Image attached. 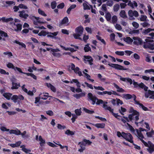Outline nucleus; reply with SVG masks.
Wrapping results in <instances>:
<instances>
[{
	"label": "nucleus",
	"instance_id": "nucleus-47",
	"mask_svg": "<svg viewBox=\"0 0 154 154\" xmlns=\"http://www.w3.org/2000/svg\"><path fill=\"white\" fill-rule=\"evenodd\" d=\"M83 110L86 113L90 114H92L94 112V111L92 110H90L85 108H83Z\"/></svg>",
	"mask_w": 154,
	"mask_h": 154
},
{
	"label": "nucleus",
	"instance_id": "nucleus-24",
	"mask_svg": "<svg viewBox=\"0 0 154 154\" xmlns=\"http://www.w3.org/2000/svg\"><path fill=\"white\" fill-rule=\"evenodd\" d=\"M20 86V84L19 83H15L14 82H12V86L11 87V89H17Z\"/></svg>",
	"mask_w": 154,
	"mask_h": 154
},
{
	"label": "nucleus",
	"instance_id": "nucleus-32",
	"mask_svg": "<svg viewBox=\"0 0 154 154\" xmlns=\"http://www.w3.org/2000/svg\"><path fill=\"white\" fill-rule=\"evenodd\" d=\"M39 140L40 141L39 144L41 146H44L45 143V140L43 139L41 136H40L38 138Z\"/></svg>",
	"mask_w": 154,
	"mask_h": 154
},
{
	"label": "nucleus",
	"instance_id": "nucleus-10",
	"mask_svg": "<svg viewBox=\"0 0 154 154\" xmlns=\"http://www.w3.org/2000/svg\"><path fill=\"white\" fill-rule=\"evenodd\" d=\"M40 98L41 99H43V100H46L48 97H51V98L49 99L50 100H51V99H52V100L53 101H59L60 102L63 103V102L59 99L54 98L51 96H49L48 95V94L46 93H41L40 95L39 96Z\"/></svg>",
	"mask_w": 154,
	"mask_h": 154
},
{
	"label": "nucleus",
	"instance_id": "nucleus-22",
	"mask_svg": "<svg viewBox=\"0 0 154 154\" xmlns=\"http://www.w3.org/2000/svg\"><path fill=\"white\" fill-rule=\"evenodd\" d=\"M58 33V32H48L47 33V37H51L52 38H56V37H55L56 36Z\"/></svg>",
	"mask_w": 154,
	"mask_h": 154
},
{
	"label": "nucleus",
	"instance_id": "nucleus-51",
	"mask_svg": "<svg viewBox=\"0 0 154 154\" xmlns=\"http://www.w3.org/2000/svg\"><path fill=\"white\" fill-rule=\"evenodd\" d=\"M117 21V18L116 16L114 15L112 17V21L113 23H115Z\"/></svg>",
	"mask_w": 154,
	"mask_h": 154
},
{
	"label": "nucleus",
	"instance_id": "nucleus-63",
	"mask_svg": "<svg viewBox=\"0 0 154 154\" xmlns=\"http://www.w3.org/2000/svg\"><path fill=\"white\" fill-rule=\"evenodd\" d=\"M116 54L120 56H123L124 54V52L122 51H116L115 52Z\"/></svg>",
	"mask_w": 154,
	"mask_h": 154
},
{
	"label": "nucleus",
	"instance_id": "nucleus-18",
	"mask_svg": "<svg viewBox=\"0 0 154 154\" xmlns=\"http://www.w3.org/2000/svg\"><path fill=\"white\" fill-rule=\"evenodd\" d=\"M84 60L86 63H87V62H88L90 65L93 64L92 62L93 61V60L90 56H84Z\"/></svg>",
	"mask_w": 154,
	"mask_h": 154
},
{
	"label": "nucleus",
	"instance_id": "nucleus-26",
	"mask_svg": "<svg viewBox=\"0 0 154 154\" xmlns=\"http://www.w3.org/2000/svg\"><path fill=\"white\" fill-rule=\"evenodd\" d=\"M19 12L20 13L19 16L21 17L26 19L29 16V15L27 14H26L24 11H20Z\"/></svg>",
	"mask_w": 154,
	"mask_h": 154
},
{
	"label": "nucleus",
	"instance_id": "nucleus-19",
	"mask_svg": "<svg viewBox=\"0 0 154 154\" xmlns=\"http://www.w3.org/2000/svg\"><path fill=\"white\" fill-rule=\"evenodd\" d=\"M118 76L119 77V78L122 81L124 82H128L130 83L131 84L132 83V81L131 79L128 78H123L119 75H118Z\"/></svg>",
	"mask_w": 154,
	"mask_h": 154
},
{
	"label": "nucleus",
	"instance_id": "nucleus-59",
	"mask_svg": "<svg viewBox=\"0 0 154 154\" xmlns=\"http://www.w3.org/2000/svg\"><path fill=\"white\" fill-rule=\"evenodd\" d=\"M151 28H148L147 29L143 30V33L145 34H148V33L151 32Z\"/></svg>",
	"mask_w": 154,
	"mask_h": 154
},
{
	"label": "nucleus",
	"instance_id": "nucleus-28",
	"mask_svg": "<svg viewBox=\"0 0 154 154\" xmlns=\"http://www.w3.org/2000/svg\"><path fill=\"white\" fill-rule=\"evenodd\" d=\"M9 133L10 134H14L16 135H19L20 134V130L17 129V130H9Z\"/></svg>",
	"mask_w": 154,
	"mask_h": 154
},
{
	"label": "nucleus",
	"instance_id": "nucleus-62",
	"mask_svg": "<svg viewBox=\"0 0 154 154\" xmlns=\"http://www.w3.org/2000/svg\"><path fill=\"white\" fill-rule=\"evenodd\" d=\"M132 25L136 29L138 28L139 26V24L137 22H133L132 23Z\"/></svg>",
	"mask_w": 154,
	"mask_h": 154
},
{
	"label": "nucleus",
	"instance_id": "nucleus-7",
	"mask_svg": "<svg viewBox=\"0 0 154 154\" xmlns=\"http://www.w3.org/2000/svg\"><path fill=\"white\" fill-rule=\"evenodd\" d=\"M88 98L92 102V104L94 105L96 102L97 104L103 103V101L101 100H98L95 96L93 95L92 93H90L88 94Z\"/></svg>",
	"mask_w": 154,
	"mask_h": 154
},
{
	"label": "nucleus",
	"instance_id": "nucleus-17",
	"mask_svg": "<svg viewBox=\"0 0 154 154\" xmlns=\"http://www.w3.org/2000/svg\"><path fill=\"white\" fill-rule=\"evenodd\" d=\"M133 39L134 41L133 43L135 45H140L142 43V41L141 39L138 37H133Z\"/></svg>",
	"mask_w": 154,
	"mask_h": 154
},
{
	"label": "nucleus",
	"instance_id": "nucleus-45",
	"mask_svg": "<svg viewBox=\"0 0 154 154\" xmlns=\"http://www.w3.org/2000/svg\"><path fill=\"white\" fill-rule=\"evenodd\" d=\"M96 37L98 40L100 41L104 45H106L105 41L103 39H102L101 37L98 35H96Z\"/></svg>",
	"mask_w": 154,
	"mask_h": 154
},
{
	"label": "nucleus",
	"instance_id": "nucleus-44",
	"mask_svg": "<svg viewBox=\"0 0 154 154\" xmlns=\"http://www.w3.org/2000/svg\"><path fill=\"white\" fill-rule=\"evenodd\" d=\"M114 87L117 89V91L118 92H123L124 91V90L122 88H120L117 85L115 84L114 85Z\"/></svg>",
	"mask_w": 154,
	"mask_h": 154
},
{
	"label": "nucleus",
	"instance_id": "nucleus-38",
	"mask_svg": "<svg viewBox=\"0 0 154 154\" xmlns=\"http://www.w3.org/2000/svg\"><path fill=\"white\" fill-rule=\"evenodd\" d=\"M120 16L123 18H126L127 17L125 12L124 10H122L121 11L120 13Z\"/></svg>",
	"mask_w": 154,
	"mask_h": 154
},
{
	"label": "nucleus",
	"instance_id": "nucleus-11",
	"mask_svg": "<svg viewBox=\"0 0 154 154\" xmlns=\"http://www.w3.org/2000/svg\"><path fill=\"white\" fill-rule=\"evenodd\" d=\"M69 70H74V72L78 74L79 76H81L82 74L81 71H80L79 68L78 67L75 68V65L73 63H70L69 65Z\"/></svg>",
	"mask_w": 154,
	"mask_h": 154
},
{
	"label": "nucleus",
	"instance_id": "nucleus-50",
	"mask_svg": "<svg viewBox=\"0 0 154 154\" xmlns=\"http://www.w3.org/2000/svg\"><path fill=\"white\" fill-rule=\"evenodd\" d=\"M106 19L108 21L110 20L111 18V15L109 13H107L105 14Z\"/></svg>",
	"mask_w": 154,
	"mask_h": 154
},
{
	"label": "nucleus",
	"instance_id": "nucleus-43",
	"mask_svg": "<svg viewBox=\"0 0 154 154\" xmlns=\"http://www.w3.org/2000/svg\"><path fill=\"white\" fill-rule=\"evenodd\" d=\"M128 5L133 8H134V6L137 7V3L135 1H133V2H129L128 3Z\"/></svg>",
	"mask_w": 154,
	"mask_h": 154
},
{
	"label": "nucleus",
	"instance_id": "nucleus-41",
	"mask_svg": "<svg viewBox=\"0 0 154 154\" xmlns=\"http://www.w3.org/2000/svg\"><path fill=\"white\" fill-rule=\"evenodd\" d=\"M147 17L145 15H141L139 17L140 20L142 21L145 22L146 21Z\"/></svg>",
	"mask_w": 154,
	"mask_h": 154
},
{
	"label": "nucleus",
	"instance_id": "nucleus-16",
	"mask_svg": "<svg viewBox=\"0 0 154 154\" xmlns=\"http://www.w3.org/2000/svg\"><path fill=\"white\" fill-rule=\"evenodd\" d=\"M97 94L99 95H103L104 94H107L109 95H111L112 94L116 95V92L114 91H103L102 92L98 91Z\"/></svg>",
	"mask_w": 154,
	"mask_h": 154
},
{
	"label": "nucleus",
	"instance_id": "nucleus-9",
	"mask_svg": "<svg viewBox=\"0 0 154 154\" xmlns=\"http://www.w3.org/2000/svg\"><path fill=\"white\" fill-rule=\"evenodd\" d=\"M144 145L148 147L147 150L150 153L152 152L154 150V145L151 142L149 141L148 143L146 142L143 140V139L140 140Z\"/></svg>",
	"mask_w": 154,
	"mask_h": 154
},
{
	"label": "nucleus",
	"instance_id": "nucleus-12",
	"mask_svg": "<svg viewBox=\"0 0 154 154\" xmlns=\"http://www.w3.org/2000/svg\"><path fill=\"white\" fill-rule=\"evenodd\" d=\"M33 23L36 25H39L40 24H45L47 23L43 19L40 18L39 17H33Z\"/></svg>",
	"mask_w": 154,
	"mask_h": 154
},
{
	"label": "nucleus",
	"instance_id": "nucleus-46",
	"mask_svg": "<svg viewBox=\"0 0 154 154\" xmlns=\"http://www.w3.org/2000/svg\"><path fill=\"white\" fill-rule=\"evenodd\" d=\"M2 124H0V129L2 131H8L9 129H7L5 126H2Z\"/></svg>",
	"mask_w": 154,
	"mask_h": 154
},
{
	"label": "nucleus",
	"instance_id": "nucleus-61",
	"mask_svg": "<svg viewBox=\"0 0 154 154\" xmlns=\"http://www.w3.org/2000/svg\"><path fill=\"white\" fill-rule=\"evenodd\" d=\"M76 5H72L70 6L69 8H68V14L69 12H70L72 9L75 8L76 7Z\"/></svg>",
	"mask_w": 154,
	"mask_h": 154
},
{
	"label": "nucleus",
	"instance_id": "nucleus-52",
	"mask_svg": "<svg viewBox=\"0 0 154 154\" xmlns=\"http://www.w3.org/2000/svg\"><path fill=\"white\" fill-rule=\"evenodd\" d=\"M120 8L119 5V4H116L115 5L113 6V10L115 11H117Z\"/></svg>",
	"mask_w": 154,
	"mask_h": 154
},
{
	"label": "nucleus",
	"instance_id": "nucleus-23",
	"mask_svg": "<svg viewBox=\"0 0 154 154\" xmlns=\"http://www.w3.org/2000/svg\"><path fill=\"white\" fill-rule=\"evenodd\" d=\"M108 103L106 101L103 102V107L105 109L109 110V112H112V109L109 106H108L107 104Z\"/></svg>",
	"mask_w": 154,
	"mask_h": 154
},
{
	"label": "nucleus",
	"instance_id": "nucleus-29",
	"mask_svg": "<svg viewBox=\"0 0 154 154\" xmlns=\"http://www.w3.org/2000/svg\"><path fill=\"white\" fill-rule=\"evenodd\" d=\"M124 40L128 44H131L133 42V39L129 37H126L123 38Z\"/></svg>",
	"mask_w": 154,
	"mask_h": 154
},
{
	"label": "nucleus",
	"instance_id": "nucleus-21",
	"mask_svg": "<svg viewBox=\"0 0 154 154\" xmlns=\"http://www.w3.org/2000/svg\"><path fill=\"white\" fill-rule=\"evenodd\" d=\"M134 100L135 102V103L136 104L139 105L142 108V109L144 111L147 110H148V108L147 107L144 106L142 104L140 103L138 101H137V100H136V96L135 95H134Z\"/></svg>",
	"mask_w": 154,
	"mask_h": 154
},
{
	"label": "nucleus",
	"instance_id": "nucleus-33",
	"mask_svg": "<svg viewBox=\"0 0 154 154\" xmlns=\"http://www.w3.org/2000/svg\"><path fill=\"white\" fill-rule=\"evenodd\" d=\"M114 68L119 70H126L127 69L126 68H124L123 66L118 64H115Z\"/></svg>",
	"mask_w": 154,
	"mask_h": 154
},
{
	"label": "nucleus",
	"instance_id": "nucleus-54",
	"mask_svg": "<svg viewBox=\"0 0 154 154\" xmlns=\"http://www.w3.org/2000/svg\"><path fill=\"white\" fill-rule=\"evenodd\" d=\"M26 134V131H24L23 133H21L20 132V134L21 135L22 137L23 138H26L28 137V135L27 134Z\"/></svg>",
	"mask_w": 154,
	"mask_h": 154
},
{
	"label": "nucleus",
	"instance_id": "nucleus-42",
	"mask_svg": "<svg viewBox=\"0 0 154 154\" xmlns=\"http://www.w3.org/2000/svg\"><path fill=\"white\" fill-rule=\"evenodd\" d=\"M119 120H121L122 122H123L124 123H125L126 121H127L128 122L130 121L129 118H128L127 117H121L120 118H119Z\"/></svg>",
	"mask_w": 154,
	"mask_h": 154
},
{
	"label": "nucleus",
	"instance_id": "nucleus-57",
	"mask_svg": "<svg viewBox=\"0 0 154 154\" xmlns=\"http://www.w3.org/2000/svg\"><path fill=\"white\" fill-rule=\"evenodd\" d=\"M84 49L85 52H88L91 50V48L89 46V45L87 44L85 45V47L84 48Z\"/></svg>",
	"mask_w": 154,
	"mask_h": 154
},
{
	"label": "nucleus",
	"instance_id": "nucleus-35",
	"mask_svg": "<svg viewBox=\"0 0 154 154\" xmlns=\"http://www.w3.org/2000/svg\"><path fill=\"white\" fill-rule=\"evenodd\" d=\"M71 47H69L68 48V51H70L71 52H74L77 50L78 49V47L77 46H75L73 45H71Z\"/></svg>",
	"mask_w": 154,
	"mask_h": 154
},
{
	"label": "nucleus",
	"instance_id": "nucleus-36",
	"mask_svg": "<svg viewBox=\"0 0 154 154\" xmlns=\"http://www.w3.org/2000/svg\"><path fill=\"white\" fill-rule=\"evenodd\" d=\"M11 106L10 103H3L2 105V107L3 108L5 109H7L8 107H10Z\"/></svg>",
	"mask_w": 154,
	"mask_h": 154
},
{
	"label": "nucleus",
	"instance_id": "nucleus-64",
	"mask_svg": "<svg viewBox=\"0 0 154 154\" xmlns=\"http://www.w3.org/2000/svg\"><path fill=\"white\" fill-rule=\"evenodd\" d=\"M152 72L154 73V69H146L145 71V73H151Z\"/></svg>",
	"mask_w": 154,
	"mask_h": 154
},
{
	"label": "nucleus",
	"instance_id": "nucleus-5",
	"mask_svg": "<svg viewBox=\"0 0 154 154\" xmlns=\"http://www.w3.org/2000/svg\"><path fill=\"white\" fill-rule=\"evenodd\" d=\"M117 135L119 137H122L125 139L130 142L131 143H133V137L129 133H125L124 132H122L121 133L119 131H118L117 133Z\"/></svg>",
	"mask_w": 154,
	"mask_h": 154
},
{
	"label": "nucleus",
	"instance_id": "nucleus-8",
	"mask_svg": "<svg viewBox=\"0 0 154 154\" xmlns=\"http://www.w3.org/2000/svg\"><path fill=\"white\" fill-rule=\"evenodd\" d=\"M75 112L76 115L75 114H71L70 112L68 111V116L71 117L72 116L71 120L72 123H74L75 122V119L77 118V116L81 115L82 111L80 109H77L75 110Z\"/></svg>",
	"mask_w": 154,
	"mask_h": 154
},
{
	"label": "nucleus",
	"instance_id": "nucleus-37",
	"mask_svg": "<svg viewBox=\"0 0 154 154\" xmlns=\"http://www.w3.org/2000/svg\"><path fill=\"white\" fill-rule=\"evenodd\" d=\"M139 87L141 88H143L145 91H147L148 87L146 86L143 83H141L139 84Z\"/></svg>",
	"mask_w": 154,
	"mask_h": 154
},
{
	"label": "nucleus",
	"instance_id": "nucleus-56",
	"mask_svg": "<svg viewBox=\"0 0 154 154\" xmlns=\"http://www.w3.org/2000/svg\"><path fill=\"white\" fill-rule=\"evenodd\" d=\"M83 6L84 8V9L85 10V9H90V8L88 5L86 3H84L83 4Z\"/></svg>",
	"mask_w": 154,
	"mask_h": 154
},
{
	"label": "nucleus",
	"instance_id": "nucleus-48",
	"mask_svg": "<svg viewBox=\"0 0 154 154\" xmlns=\"http://www.w3.org/2000/svg\"><path fill=\"white\" fill-rule=\"evenodd\" d=\"M14 42L15 43L20 45L23 48H25L26 47V45L24 44L22 42H20L17 40H15Z\"/></svg>",
	"mask_w": 154,
	"mask_h": 154
},
{
	"label": "nucleus",
	"instance_id": "nucleus-58",
	"mask_svg": "<svg viewBox=\"0 0 154 154\" xmlns=\"http://www.w3.org/2000/svg\"><path fill=\"white\" fill-rule=\"evenodd\" d=\"M141 25H142L143 27H146L149 26L150 24L147 22H144L140 24Z\"/></svg>",
	"mask_w": 154,
	"mask_h": 154
},
{
	"label": "nucleus",
	"instance_id": "nucleus-34",
	"mask_svg": "<svg viewBox=\"0 0 154 154\" xmlns=\"http://www.w3.org/2000/svg\"><path fill=\"white\" fill-rule=\"evenodd\" d=\"M134 95H131L129 94H125L123 95V97L127 100L130 99L132 97H133L134 99Z\"/></svg>",
	"mask_w": 154,
	"mask_h": 154
},
{
	"label": "nucleus",
	"instance_id": "nucleus-25",
	"mask_svg": "<svg viewBox=\"0 0 154 154\" xmlns=\"http://www.w3.org/2000/svg\"><path fill=\"white\" fill-rule=\"evenodd\" d=\"M149 35L151 36V38L148 37L145 39V41L146 42H151L153 41V37H154V33L152 32L149 34Z\"/></svg>",
	"mask_w": 154,
	"mask_h": 154
},
{
	"label": "nucleus",
	"instance_id": "nucleus-40",
	"mask_svg": "<svg viewBox=\"0 0 154 154\" xmlns=\"http://www.w3.org/2000/svg\"><path fill=\"white\" fill-rule=\"evenodd\" d=\"M46 85L48 88H50L53 92H55L56 91L55 88L50 83H46Z\"/></svg>",
	"mask_w": 154,
	"mask_h": 154
},
{
	"label": "nucleus",
	"instance_id": "nucleus-30",
	"mask_svg": "<svg viewBox=\"0 0 154 154\" xmlns=\"http://www.w3.org/2000/svg\"><path fill=\"white\" fill-rule=\"evenodd\" d=\"M83 73L84 74V75H83L87 79V80L90 81L92 82H94V80L90 78L91 76L90 75H88L87 73L85 72H83Z\"/></svg>",
	"mask_w": 154,
	"mask_h": 154
},
{
	"label": "nucleus",
	"instance_id": "nucleus-4",
	"mask_svg": "<svg viewBox=\"0 0 154 154\" xmlns=\"http://www.w3.org/2000/svg\"><path fill=\"white\" fill-rule=\"evenodd\" d=\"M129 126L130 131L136 135L140 140L144 138L142 134L141 133V131H146V129L143 128H140L139 130L136 129L135 130L133 127L130 125H129Z\"/></svg>",
	"mask_w": 154,
	"mask_h": 154
},
{
	"label": "nucleus",
	"instance_id": "nucleus-39",
	"mask_svg": "<svg viewBox=\"0 0 154 154\" xmlns=\"http://www.w3.org/2000/svg\"><path fill=\"white\" fill-rule=\"evenodd\" d=\"M38 12L39 14L44 17H46L47 16L45 12L41 9L39 8L38 9Z\"/></svg>",
	"mask_w": 154,
	"mask_h": 154
},
{
	"label": "nucleus",
	"instance_id": "nucleus-15",
	"mask_svg": "<svg viewBox=\"0 0 154 154\" xmlns=\"http://www.w3.org/2000/svg\"><path fill=\"white\" fill-rule=\"evenodd\" d=\"M47 50L48 51L50 50L52 52V54L54 56L59 57L60 55V54L58 53V52L60 51V50L59 49L57 48L56 49H54L47 48Z\"/></svg>",
	"mask_w": 154,
	"mask_h": 154
},
{
	"label": "nucleus",
	"instance_id": "nucleus-55",
	"mask_svg": "<svg viewBox=\"0 0 154 154\" xmlns=\"http://www.w3.org/2000/svg\"><path fill=\"white\" fill-rule=\"evenodd\" d=\"M47 32H46L44 30H42L38 33V35L40 36H45L47 35Z\"/></svg>",
	"mask_w": 154,
	"mask_h": 154
},
{
	"label": "nucleus",
	"instance_id": "nucleus-3",
	"mask_svg": "<svg viewBox=\"0 0 154 154\" xmlns=\"http://www.w3.org/2000/svg\"><path fill=\"white\" fill-rule=\"evenodd\" d=\"M129 113L131 114L128 116V118L130 121L135 120L137 121L139 119V113L136 110L131 107L129 110Z\"/></svg>",
	"mask_w": 154,
	"mask_h": 154
},
{
	"label": "nucleus",
	"instance_id": "nucleus-2",
	"mask_svg": "<svg viewBox=\"0 0 154 154\" xmlns=\"http://www.w3.org/2000/svg\"><path fill=\"white\" fill-rule=\"evenodd\" d=\"M3 96L8 100H11L15 103H19L20 100H23L24 99V97L21 94L12 96V94L9 93L4 94Z\"/></svg>",
	"mask_w": 154,
	"mask_h": 154
},
{
	"label": "nucleus",
	"instance_id": "nucleus-20",
	"mask_svg": "<svg viewBox=\"0 0 154 154\" xmlns=\"http://www.w3.org/2000/svg\"><path fill=\"white\" fill-rule=\"evenodd\" d=\"M2 37L6 38L8 37V36L6 33L0 30V40L5 41V39L4 38H2Z\"/></svg>",
	"mask_w": 154,
	"mask_h": 154
},
{
	"label": "nucleus",
	"instance_id": "nucleus-27",
	"mask_svg": "<svg viewBox=\"0 0 154 154\" xmlns=\"http://www.w3.org/2000/svg\"><path fill=\"white\" fill-rule=\"evenodd\" d=\"M69 82L71 83L73 82L75 83L78 87H81V84L77 79H73L70 82L68 81V83Z\"/></svg>",
	"mask_w": 154,
	"mask_h": 154
},
{
	"label": "nucleus",
	"instance_id": "nucleus-31",
	"mask_svg": "<svg viewBox=\"0 0 154 154\" xmlns=\"http://www.w3.org/2000/svg\"><path fill=\"white\" fill-rule=\"evenodd\" d=\"M92 125L98 128H103L105 126V124L104 123H97L96 124H92Z\"/></svg>",
	"mask_w": 154,
	"mask_h": 154
},
{
	"label": "nucleus",
	"instance_id": "nucleus-1",
	"mask_svg": "<svg viewBox=\"0 0 154 154\" xmlns=\"http://www.w3.org/2000/svg\"><path fill=\"white\" fill-rule=\"evenodd\" d=\"M2 21L4 22L10 23L13 29H14L15 31H20L22 29V25L19 23H14L13 19L11 17L6 18L5 17H2Z\"/></svg>",
	"mask_w": 154,
	"mask_h": 154
},
{
	"label": "nucleus",
	"instance_id": "nucleus-60",
	"mask_svg": "<svg viewBox=\"0 0 154 154\" xmlns=\"http://www.w3.org/2000/svg\"><path fill=\"white\" fill-rule=\"evenodd\" d=\"M94 87L96 90H101V91H103L104 90V89L101 86H94Z\"/></svg>",
	"mask_w": 154,
	"mask_h": 154
},
{
	"label": "nucleus",
	"instance_id": "nucleus-6",
	"mask_svg": "<svg viewBox=\"0 0 154 154\" xmlns=\"http://www.w3.org/2000/svg\"><path fill=\"white\" fill-rule=\"evenodd\" d=\"M84 29L82 26H79L77 27L75 29L76 33L73 35L74 38L75 39H82L80 37L82 34Z\"/></svg>",
	"mask_w": 154,
	"mask_h": 154
},
{
	"label": "nucleus",
	"instance_id": "nucleus-53",
	"mask_svg": "<svg viewBox=\"0 0 154 154\" xmlns=\"http://www.w3.org/2000/svg\"><path fill=\"white\" fill-rule=\"evenodd\" d=\"M146 130V135H147V137H152V135L153 134V133L154 132V131L152 130L151 131L148 132H147V130ZM145 131L146 132V131Z\"/></svg>",
	"mask_w": 154,
	"mask_h": 154
},
{
	"label": "nucleus",
	"instance_id": "nucleus-13",
	"mask_svg": "<svg viewBox=\"0 0 154 154\" xmlns=\"http://www.w3.org/2000/svg\"><path fill=\"white\" fill-rule=\"evenodd\" d=\"M143 120H142L140 122H135V123L138 126H140L142 127H145L148 130H149L150 129V128L149 124L146 122L143 123Z\"/></svg>",
	"mask_w": 154,
	"mask_h": 154
},
{
	"label": "nucleus",
	"instance_id": "nucleus-14",
	"mask_svg": "<svg viewBox=\"0 0 154 154\" xmlns=\"http://www.w3.org/2000/svg\"><path fill=\"white\" fill-rule=\"evenodd\" d=\"M128 14L130 20H134V17H137L138 16V12L136 11L130 10L129 11Z\"/></svg>",
	"mask_w": 154,
	"mask_h": 154
},
{
	"label": "nucleus",
	"instance_id": "nucleus-49",
	"mask_svg": "<svg viewBox=\"0 0 154 154\" xmlns=\"http://www.w3.org/2000/svg\"><path fill=\"white\" fill-rule=\"evenodd\" d=\"M9 68H11L14 69L15 66L13 64L11 63H8L6 65Z\"/></svg>",
	"mask_w": 154,
	"mask_h": 154
}]
</instances>
